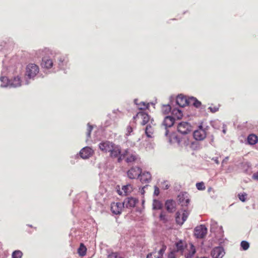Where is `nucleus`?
Here are the masks:
<instances>
[{
  "mask_svg": "<svg viewBox=\"0 0 258 258\" xmlns=\"http://www.w3.org/2000/svg\"><path fill=\"white\" fill-rule=\"evenodd\" d=\"M163 207L162 203L157 200H154L153 203V210H160Z\"/></svg>",
  "mask_w": 258,
  "mask_h": 258,
  "instance_id": "bb28decb",
  "label": "nucleus"
},
{
  "mask_svg": "<svg viewBox=\"0 0 258 258\" xmlns=\"http://www.w3.org/2000/svg\"><path fill=\"white\" fill-rule=\"evenodd\" d=\"M122 190L126 195L128 192H131L133 190V187L131 184H126L122 186Z\"/></svg>",
  "mask_w": 258,
  "mask_h": 258,
  "instance_id": "cd10ccee",
  "label": "nucleus"
},
{
  "mask_svg": "<svg viewBox=\"0 0 258 258\" xmlns=\"http://www.w3.org/2000/svg\"><path fill=\"white\" fill-rule=\"evenodd\" d=\"M113 144L112 142L108 141H103L99 144V148L102 152L107 153L110 151Z\"/></svg>",
  "mask_w": 258,
  "mask_h": 258,
  "instance_id": "f8f14e48",
  "label": "nucleus"
},
{
  "mask_svg": "<svg viewBox=\"0 0 258 258\" xmlns=\"http://www.w3.org/2000/svg\"><path fill=\"white\" fill-rule=\"evenodd\" d=\"M219 105L214 106H211L209 107V109L211 110L212 112L214 113L217 112L219 110Z\"/></svg>",
  "mask_w": 258,
  "mask_h": 258,
  "instance_id": "a19ab883",
  "label": "nucleus"
},
{
  "mask_svg": "<svg viewBox=\"0 0 258 258\" xmlns=\"http://www.w3.org/2000/svg\"><path fill=\"white\" fill-rule=\"evenodd\" d=\"M171 138H172L173 139L176 140L177 142H178V143L180 142V140L178 139V138H177V136L176 135H172Z\"/></svg>",
  "mask_w": 258,
  "mask_h": 258,
  "instance_id": "8fccbe9b",
  "label": "nucleus"
},
{
  "mask_svg": "<svg viewBox=\"0 0 258 258\" xmlns=\"http://www.w3.org/2000/svg\"><path fill=\"white\" fill-rule=\"evenodd\" d=\"M208 130V126L204 128L202 124L200 125L193 133L194 139L199 141L204 140L207 137Z\"/></svg>",
  "mask_w": 258,
  "mask_h": 258,
  "instance_id": "f03ea898",
  "label": "nucleus"
},
{
  "mask_svg": "<svg viewBox=\"0 0 258 258\" xmlns=\"http://www.w3.org/2000/svg\"><path fill=\"white\" fill-rule=\"evenodd\" d=\"M1 82V86L3 87H10V79L7 77L2 76L0 78Z\"/></svg>",
  "mask_w": 258,
  "mask_h": 258,
  "instance_id": "393cba45",
  "label": "nucleus"
},
{
  "mask_svg": "<svg viewBox=\"0 0 258 258\" xmlns=\"http://www.w3.org/2000/svg\"><path fill=\"white\" fill-rule=\"evenodd\" d=\"M158 185L164 189H167L170 186V185L168 183L167 180H164L163 181H161L160 182H159Z\"/></svg>",
  "mask_w": 258,
  "mask_h": 258,
  "instance_id": "c85d7f7f",
  "label": "nucleus"
},
{
  "mask_svg": "<svg viewBox=\"0 0 258 258\" xmlns=\"http://www.w3.org/2000/svg\"><path fill=\"white\" fill-rule=\"evenodd\" d=\"M59 61H61V62H62V61H63V60L61 59V58H60Z\"/></svg>",
  "mask_w": 258,
  "mask_h": 258,
  "instance_id": "4d7b16f0",
  "label": "nucleus"
},
{
  "mask_svg": "<svg viewBox=\"0 0 258 258\" xmlns=\"http://www.w3.org/2000/svg\"><path fill=\"white\" fill-rule=\"evenodd\" d=\"M176 252H175L172 250L168 253L167 258H176Z\"/></svg>",
  "mask_w": 258,
  "mask_h": 258,
  "instance_id": "79ce46f5",
  "label": "nucleus"
},
{
  "mask_svg": "<svg viewBox=\"0 0 258 258\" xmlns=\"http://www.w3.org/2000/svg\"><path fill=\"white\" fill-rule=\"evenodd\" d=\"M223 132L225 134L226 133V130H223Z\"/></svg>",
  "mask_w": 258,
  "mask_h": 258,
  "instance_id": "864d4df0",
  "label": "nucleus"
},
{
  "mask_svg": "<svg viewBox=\"0 0 258 258\" xmlns=\"http://www.w3.org/2000/svg\"><path fill=\"white\" fill-rule=\"evenodd\" d=\"M155 254V252H151L147 254V258H157Z\"/></svg>",
  "mask_w": 258,
  "mask_h": 258,
  "instance_id": "a18cd8bd",
  "label": "nucleus"
},
{
  "mask_svg": "<svg viewBox=\"0 0 258 258\" xmlns=\"http://www.w3.org/2000/svg\"><path fill=\"white\" fill-rule=\"evenodd\" d=\"M53 66V61L52 59L47 57H44L42 58L41 66L46 69H50Z\"/></svg>",
  "mask_w": 258,
  "mask_h": 258,
  "instance_id": "f3484780",
  "label": "nucleus"
},
{
  "mask_svg": "<svg viewBox=\"0 0 258 258\" xmlns=\"http://www.w3.org/2000/svg\"><path fill=\"white\" fill-rule=\"evenodd\" d=\"M178 201L182 207H187L189 203L190 199L188 197V194L187 192H181L178 196Z\"/></svg>",
  "mask_w": 258,
  "mask_h": 258,
  "instance_id": "9b49d317",
  "label": "nucleus"
},
{
  "mask_svg": "<svg viewBox=\"0 0 258 258\" xmlns=\"http://www.w3.org/2000/svg\"><path fill=\"white\" fill-rule=\"evenodd\" d=\"M225 253L224 249L222 247L217 246L212 250L211 255L213 258H222Z\"/></svg>",
  "mask_w": 258,
  "mask_h": 258,
  "instance_id": "9d476101",
  "label": "nucleus"
},
{
  "mask_svg": "<svg viewBox=\"0 0 258 258\" xmlns=\"http://www.w3.org/2000/svg\"><path fill=\"white\" fill-rule=\"evenodd\" d=\"M107 258H122L117 252H112L108 255Z\"/></svg>",
  "mask_w": 258,
  "mask_h": 258,
  "instance_id": "ea45409f",
  "label": "nucleus"
},
{
  "mask_svg": "<svg viewBox=\"0 0 258 258\" xmlns=\"http://www.w3.org/2000/svg\"><path fill=\"white\" fill-rule=\"evenodd\" d=\"M133 119L136 121L138 119H141L142 121L141 124L142 125H144L146 124H148L151 121L150 116L146 112L141 111L137 113V114L133 117Z\"/></svg>",
  "mask_w": 258,
  "mask_h": 258,
  "instance_id": "20e7f679",
  "label": "nucleus"
},
{
  "mask_svg": "<svg viewBox=\"0 0 258 258\" xmlns=\"http://www.w3.org/2000/svg\"><path fill=\"white\" fill-rule=\"evenodd\" d=\"M247 140L248 144L253 145L257 143L258 138L255 135L252 134L247 137Z\"/></svg>",
  "mask_w": 258,
  "mask_h": 258,
  "instance_id": "b1692460",
  "label": "nucleus"
},
{
  "mask_svg": "<svg viewBox=\"0 0 258 258\" xmlns=\"http://www.w3.org/2000/svg\"><path fill=\"white\" fill-rule=\"evenodd\" d=\"M240 246L243 250H246L249 247V243L246 241L243 240L241 242Z\"/></svg>",
  "mask_w": 258,
  "mask_h": 258,
  "instance_id": "2f4dec72",
  "label": "nucleus"
},
{
  "mask_svg": "<svg viewBox=\"0 0 258 258\" xmlns=\"http://www.w3.org/2000/svg\"><path fill=\"white\" fill-rule=\"evenodd\" d=\"M109 156L111 158H118V161L120 162L121 160V156L119 157L121 153V148L118 146L114 144L110 149V151L108 152Z\"/></svg>",
  "mask_w": 258,
  "mask_h": 258,
  "instance_id": "0eeeda50",
  "label": "nucleus"
},
{
  "mask_svg": "<svg viewBox=\"0 0 258 258\" xmlns=\"http://www.w3.org/2000/svg\"><path fill=\"white\" fill-rule=\"evenodd\" d=\"M123 207L122 203H113L111 204V211L115 215H119L121 213Z\"/></svg>",
  "mask_w": 258,
  "mask_h": 258,
  "instance_id": "4468645a",
  "label": "nucleus"
},
{
  "mask_svg": "<svg viewBox=\"0 0 258 258\" xmlns=\"http://www.w3.org/2000/svg\"><path fill=\"white\" fill-rule=\"evenodd\" d=\"M176 102L180 106L184 107L188 104V100L182 95H178L176 98Z\"/></svg>",
  "mask_w": 258,
  "mask_h": 258,
  "instance_id": "412c9836",
  "label": "nucleus"
},
{
  "mask_svg": "<svg viewBox=\"0 0 258 258\" xmlns=\"http://www.w3.org/2000/svg\"><path fill=\"white\" fill-rule=\"evenodd\" d=\"M196 187L199 190H204L205 189V186L203 182L197 183Z\"/></svg>",
  "mask_w": 258,
  "mask_h": 258,
  "instance_id": "4c0bfd02",
  "label": "nucleus"
},
{
  "mask_svg": "<svg viewBox=\"0 0 258 258\" xmlns=\"http://www.w3.org/2000/svg\"><path fill=\"white\" fill-rule=\"evenodd\" d=\"M176 248L173 249V250L175 252H180L181 254H183V252L184 251L185 245L182 240H179V241L175 243Z\"/></svg>",
  "mask_w": 258,
  "mask_h": 258,
  "instance_id": "6ab92c4d",
  "label": "nucleus"
},
{
  "mask_svg": "<svg viewBox=\"0 0 258 258\" xmlns=\"http://www.w3.org/2000/svg\"><path fill=\"white\" fill-rule=\"evenodd\" d=\"M148 185L146 184V185H145V186H143V187H142V188H141V189H140V192H141V194H142V195H144V194H145V189L146 187H148Z\"/></svg>",
  "mask_w": 258,
  "mask_h": 258,
  "instance_id": "09e8293b",
  "label": "nucleus"
},
{
  "mask_svg": "<svg viewBox=\"0 0 258 258\" xmlns=\"http://www.w3.org/2000/svg\"><path fill=\"white\" fill-rule=\"evenodd\" d=\"M160 190L159 188L157 186H154V195L157 196L159 195Z\"/></svg>",
  "mask_w": 258,
  "mask_h": 258,
  "instance_id": "37998d69",
  "label": "nucleus"
},
{
  "mask_svg": "<svg viewBox=\"0 0 258 258\" xmlns=\"http://www.w3.org/2000/svg\"><path fill=\"white\" fill-rule=\"evenodd\" d=\"M174 112H176V113H175L176 114L177 113H178V115L177 116L178 119L181 118V117L182 116V112L179 110H178H178H174Z\"/></svg>",
  "mask_w": 258,
  "mask_h": 258,
  "instance_id": "c03bdc74",
  "label": "nucleus"
},
{
  "mask_svg": "<svg viewBox=\"0 0 258 258\" xmlns=\"http://www.w3.org/2000/svg\"><path fill=\"white\" fill-rule=\"evenodd\" d=\"M138 105L139 109L141 110L148 109L149 107V103H146L145 102H141L138 104Z\"/></svg>",
  "mask_w": 258,
  "mask_h": 258,
  "instance_id": "72a5a7b5",
  "label": "nucleus"
},
{
  "mask_svg": "<svg viewBox=\"0 0 258 258\" xmlns=\"http://www.w3.org/2000/svg\"><path fill=\"white\" fill-rule=\"evenodd\" d=\"M207 228L204 225L197 226L195 228V235L198 238H203L207 234Z\"/></svg>",
  "mask_w": 258,
  "mask_h": 258,
  "instance_id": "423d86ee",
  "label": "nucleus"
},
{
  "mask_svg": "<svg viewBox=\"0 0 258 258\" xmlns=\"http://www.w3.org/2000/svg\"><path fill=\"white\" fill-rule=\"evenodd\" d=\"M196 252V250L194 245L192 243H191L190 244V250L187 254H185V257L192 258L193 255L195 254Z\"/></svg>",
  "mask_w": 258,
  "mask_h": 258,
  "instance_id": "a878e982",
  "label": "nucleus"
},
{
  "mask_svg": "<svg viewBox=\"0 0 258 258\" xmlns=\"http://www.w3.org/2000/svg\"><path fill=\"white\" fill-rule=\"evenodd\" d=\"M255 179L258 180V178H255Z\"/></svg>",
  "mask_w": 258,
  "mask_h": 258,
  "instance_id": "bf43d9fd",
  "label": "nucleus"
},
{
  "mask_svg": "<svg viewBox=\"0 0 258 258\" xmlns=\"http://www.w3.org/2000/svg\"><path fill=\"white\" fill-rule=\"evenodd\" d=\"M10 87H18L21 85V80L19 76L15 77L10 79Z\"/></svg>",
  "mask_w": 258,
  "mask_h": 258,
  "instance_id": "a211bd4d",
  "label": "nucleus"
},
{
  "mask_svg": "<svg viewBox=\"0 0 258 258\" xmlns=\"http://www.w3.org/2000/svg\"><path fill=\"white\" fill-rule=\"evenodd\" d=\"M156 128V124L153 119H151L145 128V134L148 138H152Z\"/></svg>",
  "mask_w": 258,
  "mask_h": 258,
  "instance_id": "6e6552de",
  "label": "nucleus"
},
{
  "mask_svg": "<svg viewBox=\"0 0 258 258\" xmlns=\"http://www.w3.org/2000/svg\"><path fill=\"white\" fill-rule=\"evenodd\" d=\"M166 246L164 244L162 245V248L159 250L158 251V253L159 254V256H157V258H163V255L166 249Z\"/></svg>",
  "mask_w": 258,
  "mask_h": 258,
  "instance_id": "473e14b6",
  "label": "nucleus"
},
{
  "mask_svg": "<svg viewBox=\"0 0 258 258\" xmlns=\"http://www.w3.org/2000/svg\"><path fill=\"white\" fill-rule=\"evenodd\" d=\"M151 178H140V181L143 183H149Z\"/></svg>",
  "mask_w": 258,
  "mask_h": 258,
  "instance_id": "49530a36",
  "label": "nucleus"
},
{
  "mask_svg": "<svg viewBox=\"0 0 258 258\" xmlns=\"http://www.w3.org/2000/svg\"><path fill=\"white\" fill-rule=\"evenodd\" d=\"M127 176L128 177H140L142 176L148 177L150 174L149 172L142 173L141 169L139 167H134L128 171Z\"/></svg>",
  "mask_w": 258,
  "mask_h": 258,
  "instance_id": "7ed1b4c3",
  "label": "nucleus"
},
{
  "mask_svg": "<svg viewBox=\"0 0 258 258\" xmlns=\"http://www.w3.org/2000/svg\"><path fill=\"white\" fill-rule=\"evenodd\" d=\"M117 193L119 195H122V191L121 190H120V189H117Z\"/></svg>",
  "mask_w": 258,
  "mask_h": 258,
  "instance_id": "3c124183",
  "label": "nucleus"
},
{
  "mask_svg": "<svg viewBox=\"0 0 258 258\" xmlns=\"http://www.w3.org/2000/svg\"><path fill=\"white\" fill-rule=\"evenodd\" d=\"M188 105H193L196 108H199L201 105V102L195 97H190L188 100Z\"/></svg>",
  "mask_w": 258,
  "mask_h": 258,
  "instance_id": "5701e85b",
  "label": "nucleus"
},
{
  "mask_svg": "<svg viewBox=\"0 0 258 258\" xmlns=\"http://www.w3.org/2000/svg\"><path fill=\"white\" fill-rule=\"evenodd\" d=\"M171 109V106L169 105H164L162 106V110L165 114H167L170 111Z\"/></svg>",
  "mask_w": 258,
  "mask_h": 258,
  "instance_id": "f704fd0d",
  "label": "nucleus"
},
{
  "mask_svg": "<svg viewBox=\"0 0 258 258\" xmlns=\"http://www.w3.org/2000/svg\"><path fill=\"white\" fill-rule=\"evenodd\" d=\"M138 202V200L136 198H134L133 197H128L124 199L122 204H123V207H125L126 208H132L135 207Z\"/></svg>",
  "mask_w": 258,
  "mask_h": 258,
  "instance_id": "ddd939ff",
  "label": "nucleus"
},
{
  "mask_svg": "<svg viewBox=\"0 0 258 258\" xmlns=\"http://www.w3.org/2000/svg\"><path fill=\"white\" fill-rule=\"evenodd\" d=\"M126 157L125 158V161L127 163H133L135 162L137 159V156L135 154L131 153L129 154L127 153V151H125Z\"/></svg>",
  "mask_w": 258,
  "mask_h": 258,
  "instance_id": "4be33fe9",
  "label": "nucleus"
},
{
  "mask_svg": "<svg viewBox=\"0 0 258 258\" xmlns=\"http://www.w3.org/2000/svg\"><path fill=\"white\" fill-rule=\"evenodd\" d=\"M211 189V187H209V189H208V191H210Z\"/></svg>",
  "mask_w": 258,
  "mask_h": 258,
  "instance_id": "5fc2aeb1",
  "label": "nucleus"
},
{
  "mask_svg": "<svg viewBox=\"0 0 258 258\" xmlns=\"http://www.w3.org/2000/svg\"><path fill=\"white\" fill-rule=\"evenodd\" d=\"M246 196H247V194L245 192L240 193L238 195L239 199L242 202H245L246 201Z\"/></svg>",
  "mask_w": 258,
  "mask_h": 258,
  "instance_id": "e433bc0d",
  "label": "nucleus"
},
{
  "mask_svg": "<svg viewBox=\"0 0 258 258\" xmlns=\"http://www.w3.org/2000/svg\"><path fill=\"white\" fill-rule=\"evenodd\" d=\"M133 132V127H132V126L131 125H128L127 127H126V133H125V135L126 136H130L131 135V133Z\"/></svg>",
  "mask_w": 258,
  "mask_h": 258,
  "instance_id": "58836bf2",
  "label": "nucleus"
},
{
  "mask_svg": "<svg viewBox=\"0 0 258 258\" xmlns=\"http://www.w3.org/2000/svg\"><path fill=\"white\" fill-rule=\"evenodd\" d=\"M191 130V126L189 123L186 122H181L178 124L177 131L182 135L188 134Z\"/></svg>",
  "mask_w": 258,
  "mask_h": 258,
  "instance_id": "1a4fd4ad",
  "label": "nucleus"
},
{
  "mask_svg": "<svg viewBox=\"0 0 258 258\" xmlns=\"http://www.w3.org/2000/svg\"><path fill=\"white\" fill-rule=\"evenodd\" d=\"M23 253L21 251L17 250L14 251L12 253V258H22Z\"/></svg>",
  "mask_w": 258,
  "mask_h": 258,
  "instance_id": "7c9ffc66",
  "label": "nucleus"
},
{
  "mask_svg": "<svg viewBox=\"0 0 258 258\" xmlns=\"http://www.w3.org/2000/svg\"><path fill=\"white\" fill-rule=\"evenodd\" d=\"M167 132H168V131H166V135H167Z\"/></svg>",
  "mask_w": 258,
  "mask_h": 258,
  "instance_id": "13d9d810",
  "label": "nucleus"
},
{
  "mask_svg": "<svg viewBox=\"0 0 258 258\" xmlns=\"http://www.w3.org/2000/svg\"><path fill=\"white\" fill-rule=\"evenodd\" d=\"M197 258H207V257H197Z\"/></svg>",
  "mask_w": 258,
  "mask_h": 258,
  "instance_id": "6e6d98bb",
  "label": "nucleus"
},
{
  "mask_svg": "<svg viewBox=\"0 0 258 258\" xmlns=\"http://www.w3.org/2000/svg\"><path fill=\"white\" fill-rule=\"evenodd\" d=\"M165 206L166 210L170 213H173L175 211L176 203L172 200H168L165 202Z\"/></svg>",
  "mask_w": 258,
  "mask_h": 258,
  "instance_id": "dca6fc26",
  "label": "nucleus"
},
{
  "mask_svg": "<svg viewBox=\"0 0 258 258\" xmlns=\"http://www.w3.org/2000/svg\"><path fill=\"white\" fill-rule=\"evenodd\" d=\"M189 214V211L187 208H182L180 211L176 213L175 220L177 224L182 225L186 220Z\"/></svg>",
  "mask_w": 258,
  "mask_h": 258,
  "instance_id": "f257e3e1",
  "label": "nucleus"
},
{
  "mask_svg": "<svg viewBox=\"0 0 258 258\" xmlns=\"http://www.w3.org/2000/svg\"><path fill=\"white\" fill-rule=\"evenodd\" d=\"M93 153L91 148L86 147L83 148L80 152V155L83 159H87L90 157Z\"/></svg>",
  "mask_w": 258,
  "mask_h": 258,
  "instance_id": "2eb2a0df",
  "label": "nucleus"
},
{
  "mask_svg": "<svg viewBox=\"0 0 258 258\" xmlns=\"http://www.w3.org/2000/svg\"><path fill=\"white\" fill-rule=\"evenodd\" d=\"M86 248L82 243H81L78 249V253L80 255L84 256L86 254Z\"/></svg>",
  "mask_w": 258,
  "mask_h": 258,
  "instance_id": "c756f323",
  "label": "nucleus"
},
{
  "mask_svg": "<svg viewBox=\"0 0 258 258\" xmlns=\"http://www.w3.org/2000/svg\"><path fill=\"white\" fill-rule=\"evenodd\" d=\"M174 118L170 116H167L165 117L163 121V125L166 128L171 127L174 123Z\"/></svg>",
  "mask_w": 258,
  "mask_h": 258,
  "instance_id": "aec40b11",
  "label": "nucleus"
},
{
  "mask_svg": "<svg viewBox=\"0 0 258 258\" xmlns=\"http://www.w3.org/2000/svg\"><path fill=\"white\" fill-rule=\"evenodd\" d=\"M159 218L161 221H162L164 223H166L168 222V219L166 218V215L164 212H161Z\"/></svg>",
  "mask_w": 258,
  "mask_h": 258,
  "instance_id": "c9c22d12",
  "label": "nucleus"
},
{
  "mask_svg": "<svg viewBox=\"0 0 258 258\" xmlns=\"http://www.w3.org/2000/svg\"><path fill=\"white\" fill-rule=\"evenodd\" d=\"M252 177L258 178V172L254 174Z\"/></svg>",
  "mask_w": 258,
  "mask_h": 258,
  "instance_id": "603ef678",
  "label": "nucleus"
},
{
  "mask_svg": "<svg viewBox=\"0 0 258 258\" xmlns=\"http://www.w3.org/2000/svg\"><path fill=\"white\" fill-rule=\"evenodd\" d=\"M92 129H93L92 126L88 124V135L89 136H90Z\"/></svg>",
  "mask_w": 258,
  "mask_h": 258,
  "instance_id": "de8ad7c7",
  "label": "nucleus"
},
{
  "mask_svg": "<svg viewBox=\"0 0 258 258\" xmlns=\"http://www.w3.org/2000/svg\"><path fill=\"white\" fill-rule=\"evenodd\" d=\"M39 70V67L36 64H29L26 68V75L29 78H33L38 73Z\"/></svg>",
  "mask_w": 258,
  "mask_h": 258,
  "instance_id": "39448f33",
  "label": "nucleus"
}]
</instances>
